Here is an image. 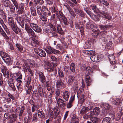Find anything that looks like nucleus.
Listing matches in <instances>:
<instances>
[{"label":"nucleus","mask_w":123,"mask_h":123,"mask_svg":"<svg viewBox=\"0 0 123 123\" xmlns=\"http://www.w3.org/2000/svg\"><path fill=\"white\" fill-rule=\"evenodd\" d=\"M82 68L84 70H86L85 73V76H90L93 73L92 68L89 66L86 67L85 65L82 66Z\"/></svg>","instance_id":"obj_1"},{"label":"nucleus","mask_w":123,"mask_h":123,"mask_svg":"<svg viewBox=\"0 0 123 123\" xmlns=\"http://www.w3.org/2000/svg\"><path fill=\"white\" fill-rule=\"evenodd\" d=\"M99 119L97 117H93L92 119V123H99Z\"/></svg>","instance_id":"obj_49"},{"label":"nucleus","mask_w":123,"mask_h":123,"mask_svg":"<svg viewBox=\"0 0 123 123\" xmlns=\"http://www.w3.org/2000/svg\"><path fill=\"white\" fill-rule=\"evenodd\" d=\"M2 2L5 6L6 7L9 6L10 3L9 0H2Z\"/></svg>","instance_id":"obj_36"},{"label":"nucleus","mask_w":123,"mask_h":123,"mask_svg":"<svg viewBox=\"0 0 123 123\" xmlns=\"http://www.w3.org/2000/svg\"><path fill=\"white\" fill-rule=\"evenodd\" d=\"M113 98H112V99L113 100L112 102V103L114 105H118L120 103V100L119 98H115L113 99Z\"/></svg>","instance_id":"obj_23"},{"label":"nucleus","mask_w":123,"mask_h":123,"mask_svg":"<svg viewBox=\"0 0 123 123\" xmlns=\"http://www.w3.org/2000/svg\"><path fill=\"white\" fill-rule=\"evenodd\" d=\"M49 26L51 29V30L53 31H55V27L56 26H55L54 25L52 24H48Z\"/></svg>","instance_id":"obj_55"},{"label":"nucleus","mask_w":123,"mask_h":123,"mask_svg":"<svg viewBox=\"0 0 123 123\" xmlns=\"http://www.w3.org/2000/svg\"><path fill=\"white\" fill-rule=\"evenodd\" d=\"M46 7L44 6H43L42 7L40 6H37V13L39 15H42L45 10Z\"/></svg>","instance_id":"obj_6"},{"label":"nucleus","mask_w":123,"mask_h":123,"mask_svg":"<svg viewBox=\"0 0 123 123\" xmlns=\"http://www.w3.org/2000/svg\"><path fill=\"white\" fill-rule=\"evenodd\" d=\"M3 60L8 65H9L12 61L11 58L8 55L3 59Z\"/></svg>","instance_id":"obj_22"},{"label":"nucleus","mask_w":123,"mask_h":123,"mask_svg":"<svg viewBox=\"0 0 123 123\" xmlns=\"http://www.w3.org/2000/svg\"><path fill=\"white\" fill-rule=\"evenodd\" d=\"M65 86L64 83L62 81L61 79H59L56 82V87L57 88H62Z\"/></svg>","instance_id":"obj_13"},{"label":"nucleus","mask_w":123,"mask_h":123,"mask_svg":"<svg viewBox=\"0 0 123 123\" xmlns=\"http://www.w3.org/2000/svg\"><path fill=\"white\" fill-rule=\"evenodd\" d=\"M0 55L1 57L2 58L3 60L8 55L6 53L3 52H0Z\"/></svg>","instance_id":"obj_43"},{"label":"nucleus","mask_w":123,"mask_h":123,"mask_svg":"<svg viewBox=\"0 0 123 123\" xmlns=\"http://www.w3.org/2000/svg\"><path fill=\"white\" fill-rule=\"evenodd\" d=\"M50 63H48V66L47 67L46 69L48 71L51 72L53 70L54 68L50 66Z\"/></svg>","instance_id":"obj_42"},{"label":"nucleus","mask_w":123,"mask_h":123,"mask_svg":"<svg viewBox=\"0 0 123 123\" xmlns=\"http://www.w3.org/2000/svg\"><path fill=\"white\" fill-rule=\"evenodd\" d=\"M46 51L47 53L49 54H51L52 53L55 54H60L61 53L60 51L53 48L49 46L47 47Z\"/></svg>","instance_id":"obj_2"},{"label":"nucleus","mask_w":123,"mask_h":123,"mask_svg":"<svg viewBox=\"0 0 123 123\" xmlns=\"http://www.w3.org/2000/svg\"><path fill=\"white\" fill-rule=\"evenodd\" d=\"M109 60L111 62L114 60V55H109Z\"/></svg>","instance_id":"obj_54"},{"label":"nucleus","mask_w":123,"mask_h":123,"mask_svg":"<svg viewBox=\"0 0 123 123\" xmlns=\"http://www.w3.org/2000/svg\"><path fill=\"white\" fill-rule=\"evenodd\" d=\"M70 70L73 73L75 72V66L74 63H72L70 66L69 67Z\"/></svg>","instance_id":"obj_33"},{"label":"nucleus","mask_w":123,"mask_h":123,"mask_svg":"<svg viewBox=\"0 0 123 123\" xmlns=\"http://www.w3.org/2000/svg\"><path fill=\"white\" fill-rule=\"evenodd\" d=\"M43 14H44L45 15L47 16L50 15L51 14V12L47 7L45 9V10L43 13Z\"/></svg>","instance_id":"obj_47"},{"label":"nucleus","mask_w":123,"mask_h":123,"mask_svg":"<svg viewBox=\"0 0 123 123\" xmlns=\"http://www.w3.org/2000/svg\"><path fill=\"white\" fill-rule=\"evenodd\" d=\"M94 106V103H90L89 106L87 108H88V110L92 109V108Z\"/></svg>","instance_id":"obj_59"},{"label":"nucleus","mask_w":123,"mask_h":123,"mask_svg":"<svg viewBox=\"0 0 123 123\" xmlns=\"http://www.w3.org/2000/svg\"><path fill=\"white\" fill-rule=\"evenodd\" d=\"M70 95V92L68 91L63 92L62 95V98L65 100L67 101L68 100Z\"/></svg>","instance_id":"obj_12"},{"label":"nucleus","mask_w":123,"mask_h":123,"mask_svg":"<svg viewBox=\"0 0 123 123\" xmlns=\"http://www.w3.org/2000/svg\"><path fill=\"white\" fill-rule=\"evenodd\" d=\"M83 51L85 55H87L89 56L93 55L95 53V51L93 50H84Z\"/></svg>","instance_id":"obj_19"},{"label":"nucleus","mask_w":123,"mask_h":123,"mask_svg":"<svg viewBox=\"0 0 123 123\" xmlns=\"http://www.w3.org/2000/svg\"><path fill=\"white\" fill-rule=\"evenodd\" d=\"M68 10L71 15L74 17L75 16V14L74 11L72 8H70Z\"/></svg>","instance_id":"obj_53"},{"label":"nucleus","mask_w":123,"mask_h":123,"mask_svg":"<svg viewBox=\"0 0 123 123\" xmlns=\"http://www.w3.org/2000/svg\"><path fill=\"white\" fill-rule=\"evenodd\" d=\"M37 92L38 94V95L41 97L43 98L44 97L45 92L43 91V90L41 87L40 85H39L37 86Z\"/></svg>","instance_id":"obj_10"},{"label":"nucleus","mask_w":123,"mask_h":123,"mask_svg":"<svg viewBox=\"0 0 123 123\" xmlns=\"http://www.w3.org/2000/svg\"><path fill=\"white\" fill-rule=\"evenodd\" d=\"M39 76V80L42 83H44L46 81V78L43 74L42 72H39L38 73Z\"/></svg>","instance_id":"obj_16"},{"label":"nucleus","mask_w":123,"mask_h":123,"mask_svg":"<svg viewBox=\"0 0 123 123\" xmlns=\"http://www.w3.org/2000/svg\"><path fill=\"white\" fill-rule=\"evenodd\" d=\"M92 44L91 41H88L86 42L85 44V48L89 49L91 47V45Z\"/></svg>","instance_id":"obj_34"},{"label":"nucleus","mask_w":123,"mask_h":123,"mask_svg":"<svg viewBox=\"0 0 123 123\" xmlns=\"http://www.w3.org/2000/svg\"><path fill=\"white\" fill-rule=\"evenodd\" d=\"M24 11V9L18 8V13L19 14H22L23 13Z\"/></svg>","instance_id":"obj_63"},{"label":"nucleus","mask_w":123,"mask_h":123,"mask_svg":"<svg viewBox=\"0 0 123 123\" xmlns=\"http://www.w3.org/2000/svg\"><path fill=\"white\" fill-rule=\"evenodd\" d=\"M32 42V46L35 47H37V45L39 44V42L36 40L35 39H33Z\"/></svg>","instance_id":"obj_35"},{"label":"nucleus","mask_w":123,"mask_h":123,"mask_svg":"<svg viewBox=\"0 0 123 123\" xmlns=\"http://www.w3.org/2000/svg\"><path fill=\"white\" fill-rule=\"evenodd\" d=\"M99 58V55L97 54H95L91 56L90 57L91 60L95 62H98Z\"/></svg>","instance_id":"obj_15"},{"label":"nucleus","mask_w":123,"mask_h":123,"mask_svg":"<svg viewBox=\"0 0 123 123\" xmlns=\"http://www.w3.org/2000/svg\"><path fill=\"white\" fill-rule=\"evenodd\" d=\"M53 110L55 114L54 118L55 119L57 116L59 115L60 111L57 107H55Z\"/></svg>","instance_id":"obj_26"},{"label":"nucleus","mask_w":123,"mask_h":123,"mask_svg":"<svg viewBox=\"0 0 123 123\" xmlns=\"http://www.w3.org/2000/svg\"><path fill=\"white\" fill-rule=\"evenodd\" d=\"M38 94L37 92V90H34L33 92V93L32 96V98L34 99H36L39 98V97Z\"/></svg>","instance_id":"obj_29"},{"label":"nucleus","mask_w":123,"mask_h":123,"mask_svg":"<svg viewBox=\"0 0 123 123\" xmlns=\"http://www.w3.org/2000/svg\"><path fill=\"white\" fill-rule=\"evenodd\" d=\"M88 108L85 106L83 107L80 111V114L81 115H83L86 113L87 111L88 110Z\"/></svg>","instance_id":"obj_28"},{"label":"nucleus","mask_w":123,"mask_h":123,"mask_svg":"<svg viewBox=\"0 0 123 123\" xmlns=\"http://www.w3.org/2000/svg\"><path fill=\"white\" fill-rule=\"evenodd\" d=\"M25 29L27 32L29 34L30 36H31L33 37H35L34 32L30 27L29 25L27 24H25Z\"/></svg>","instance_id":"obj_5"},{"label":"nucleus","mask_w":123,"mask_h":123,"mask_svg":"<svg viewBox=\"0 0 123 123\" xmlns=\"http://www.w3.org/2000/svg\"><path fill=\"white\" fill-rule=\"evenodd\" d=\"M102 123H111V120L109 117H106L104 118Z\"/></svg>","instance_id":"obj_32"},{"label":"nucleus","mask_w":123,"mask_h":123,"mask_svg":"<svg viewBox=\"0 0 123 123\" xmlns=\"http://www.w3.org/2000/svg\"><path fill=\"white\" fill-rule=\"evenodd\" d=\"M79 120L77 117L76 114L73 115L71 120V123H79Z\"/></svg>","instance_id":"obj_18"},{"label":"nucleus","mask_w":123,"mask_h":123,"mask_svg":"<svg viewBox=\"0 0 123 123\" xmlns=\"http://www.w3.org/2000/svg\"><path fill=\"white\" fill-rule=\"evenodd\" d=\"M101 106L104 109H105L106 113L107 111L110 110L111 108V106L109 104L104 103H102Z\"/></svg>","instance_id":"obj_17"},{"label":"nucleus","mask_w":123,"mask_h":123,"mask_svg":"<svg viewBox=\"0 0 123 123\" xmlns=\"http://www.w3.org/2000/svg\"><path fill=\"white\" fill-rule=\"evenodd\" d=\"M4 117L6 119H8L10 118V115L8 113H6L4 114Z\"/></svg>","instance_id":"obj_61"},{"label":"nucleus","mask_w":123,"mask_h":123,"mask_svg":"<svg viewBox=\"0 0 123 123\" xmlns=\"http://www.w3.org/2000/svg\"><path fill=\"white\" fill-rule=\"evenodd\" d=\"M69 66H66L64 68L65 71V74H66L67 75H68V72L69 70Z\"/></svg>","instance_id":"obj_52"},{"label":"nucleus","mask_w":123,"mask_h":123,"mask_svg":"<svg viewBox=\"0 0 123 123\" xmlns=\"http://www.w3.org/2000/svg\"><path fill=\"white\" fill-rule=\"evenodd\" d=\"M57 103L59 106H61L62 105L64 106L66 105V102L62 99L59 98L57 100Z\"/></svg>","instance_id":"obj_20"},{"label":"nucleus","mask_w":123,"mask_h":123,"mask_svg":"<svg viewBox=\"0 0 123 123\" xmlns=\"http://www.w3.org/2000/svg\"><path fill=\"white\" fill-rule=\"evenodd\" d=\"M56 16L59 18H63V17L64 16L63 13L61 11H59V12L56 13Z\"/></svg>","instance_id":"obj_45"},{"label":"nucleus","mask_w":123,"mask_h":123,"mask_svg":"<svg viewBox=\"0 0 123 123\" xmlns=\"http://www.w3.org/2000/svg\"><path fill=\"white\" fill-rule=\"evenodd\" d=\"M90 7L91 9L94 11V12H97L98 10L96 6L94 5H91L90 6Z\"/></svg>","instance_id":"obj_44"},{"label":"nucleus","mask_w":123,"mask_h":123,"mask_svg":"<svg viewBox=\"0 0 123 123\" xmlns=\"http://www.w3.org/2000/svg\"><path fill=\"white\" fill-rule=\"evenodd\" d=\"M38 115V117H45V114L43 112V111L42 110L40 109L37 112Z\"/></svg>","instance_id":"obj_31"},{"label":"nucleus","mask_w":123,"mask_h":123,"mask_svg":"<svg viewBox=\"0 0 123 123\" xmlns=\"http://www.w3.org/2000/svg\"><path fill=\"white\" fill-rule=\"evenodd\" d=\"M17 118V116L15 114H11L10 115V120L13 122H15Z\"/></svg>","instance_id":"obj_30"},{"label":"nucleus","mask_w":123,"mask_h":123,"mask_svg":"<svg viewBox=\"0 0 123 123\" xmlns=\"http://www.w3.org/2000/svg\"><path fill=\"white\" fill-rule=\"evenodd\" d=\"M100 2L106 6H108L109 5L108 2L105 0H101Z\"/></svg>","instance_id":"obj_58"},{"label":"nucleus","mask_w":123,"mask_h":123,"mask_svg":"<svg viewBox=\"0 0 123 123\" xmlns=\"http://www.w3.org/2000/svg\"><path fill=\"white\" fill-rule=\"evenodd\" d=\"M41 19L42 21L44 22H45L47 20V18H46L45 15L43 16L41 15Z\"/></svg>","instance_id":"obj_60"},{"label":"nucleus","mask_w":123,"mask_h":123,"mask_svg":"<svg viewBox=\"0 0 123 123\" xmlns=\"http://www.w3.org/2000/svg\"><path fill=\"white\" fill-rule=\"evenodd\" d=\"M100 112V108L98 107L95 108L93 110L90 112L91 115L92 117L94 115L98 116L99 115Z\"/></svg>","instance_id":"obj_11"},{"label":"nucleus","mask_w":123,"mask_h":123,"mask_svg":"<svg viewBox=\"0 0 123 123\" xmlns=\"http://www.w3.org/2000/svg\"><path fill=\"white\" fill-rule=\"evenodd\" d=\"M3 26L4 28L5 29V27H6V30H5V31H6V33H7L8 34V35H10V31L7 29H6V25H5V24H1Z\"/></svg>","instance_id":"obj_56"},{"label":"nucleus","mask_w":123,"mask_h":123,"mask_svg":"<svg viewBox=\"0 0 123 123\" xmlns=\"http://www.w3.org/2000/svg\"><path fill=\"white\" fill-rule=\"evenodd\" d=\"M11 26V28L14 31L16 34H18V32L17 29V27L16 25V24H12Z\"/></svg>","instance_id":"obj_27"},{"label":"nucleus","mask_w":123,"mask_h":123,"mask_svg":"<svg viewBox=\"0 0 123 123\" xmlns=\"http://www.w3.org/2000/svg\"><path fill=\"white\" fill-rule=\"evenodd\" d=\"M78 84L76 82L74 83L73 84V88L75 91H76L78 89Z\"/></svg>","instance_id":"obj_51"},{"label":"nucleus","mask_w":123,"mask_h":123,"mask_svg":"<svg viewBox=\"0 0 123 123\" xmlns=\"http://www.w3.org/2000/svg\"><path fill=\"white\" fill-rule=\"evenodd\" d=\"M9 86L11 88L12 90L13 91H15L16 89L13 83V81L12 80L11 81V82L9 84Z\"/></svg>","instance_id":"obj_40"},{"label":"nucleus","mask_w":123,"mask_h":123,"mask_svg":"<svg viewBox=\"0 0 123 123\" xmlns=\"http://www.w3.org/2000/svg\"><path fill=\"white\" fill-rule=\"evenodd\" d=\"M34 51L40 56L44 57L46 55L45 52L40 49L35 48L34 49Z\"/></svg>","instance_id":"obj_4"},{"label":"nucleus","mask_w":123,"mask_h":123,"mask_svg":"<svg viewBox=\"0 0 123 123\" xmlns=\"http://www.w3.org/2000/svg\"><path fill=\"white\" fill-rule=\"evenodd\" d=\"M25 107L23 106H22L21 107L20 106L17 107L16 110V112L18 113L19 112L18 116L20 117L19 118L21 117L23 112L25 110Z\"/></svg>","instance_id":"obj_7"},{"label":"nucleus","mask_w":123,"mask_h":123,"mask_svg":"<svg viewBox=\"0 0 123 123\" xmlns=\"http://www.w3.org/2000/svg\"><path fill=\"white\" fill-rule=\"evenodd\" d=\"M37 113H35L33 115L32 122H36L38 119Z\"/></svg>","instance_id":"obj_48"},{"label":"nucleus","mask_w":123,"mask_h":123,"mask_svg":"<svg viewBox=\"0 0 123 123\" xmlns=\"http://www.w3.org/2000/svg\"><path fill=\"white\" fill-rule=\"evenodd\" d=\"M4 106L5 108H7L6 110L7 112L8 113H10L12 111L11 109L9 106L5 105H4Z\"/></svg>","instance_id":"obj_50"},{"label":"nucleus","mask_w":123,"mask_h":123,"mask_svg":"<svg viewBox=\"0 0 123 123\" xmlns=\"http://www.w3.org/2000/svg\"><path fill=\"white\" fill-rule=\"evenodd\" d=\"M75 97V95H72L70 97L69 102H71V103H73V101L74 100Z\"/></svg>","instance_id":"obj_62"},{"label":"nucleus","mask_w":123,"mask_h":123,"mask_svg":"<svg viewBox=\"0 0 123 123\" xmlns=\"http://www.w3.org/2000/svg\"><path fill=\"white\" fill-rule=\"evenodd\" d=\"M16 46L18 49V50L20 52H23V47L21 45L18 43H16Z\"/></svg>","instance_id":"obj_37"},{"label":"nucleus","mask_w":123,"mask_h":123,"mask_svg":"<svg viewBox=\"0 0 123 123\" xmlns=\"http://www.w3.org/2000/svg\"><path fill=\"white\" fill-rule=\"evenodd\" d=\"M57 28V31L60 34L62 35L63 34V31L62 30L60 25H57L56 26Z\"/></svg>","instance_id":"obj_39"},{"label":"nucleus","mask_w":123,"mask_h":123,"mask_svg":"<svg viewBox=\"0 0 123 123\" xmlns=\"http://www.w3.org/2000/svg\"><path fill=\"white\" fill-rule=\"evenodd\" d=\"M122 111L121 110L117 114L116 117L114 113H113V114H112V116H111V118L113 119H114L115 118L116 120H119L120 119L121 116L122 115Z\"/></svg>","instance_id":"obj_14"},{"label":"nucleus","mask_w":123,"mask_h":123,"mask_svg":"<svg viewBox=\"0 0 123 123\" xmlns=\"http://www.w3.org/2000/svg\"><path fill=\"white\" fill-rule=\"evenodd\" d=\"M49 118L51 119V120H52L53 118L54 117V113L53 111L50 110L49 111Z\"/></svg>","instance_id":"obj_46"},{"label":"nucleus","mask_w":123,"mask_h":123,"mask_svg":"<svg viewBox=\"0 0 123 123\" xmlns=\"http://www.w3.org/2000/svg\"><path fill=\"white\" fill-rule=\"evenodd\" d=\"M107 31H104L100 32L99 35H100V38L103 42H105L107 41V39L105 37L106 36Z\"/></svg>","instance_id":"obj_9"},{"label":"nucleus","mask_w":123,"mask_h":123,"mask_svg":"<svg viewBox=\"0 0 123 123\" xmlns=\"http://www.w3.org/2000/svg\"><path fill=\"white\" fill-rule=\"evenodd\" d=\"M30 26L32 29L37 32H39L41 31L40 27L35 24H30Z\"/></svg>","instance_id":"obj_8"},{"label":"nucleus","mask_w":123,"mask_h":123,"mask_svg":"<svg viewBox=\"0 0 123 123\" xmlns=\"http://www.w3.org/2000/svg\"><path fill=\"white\" fill-rule=\"evenodd\" d=\"M75 77L72 75H69L67 79V80L68 83V84H71L73 82Z\"/></svg>","instance_id":"obj_21"},{"label":"nucleus","mask_w":123,"mask_h":123,"mask_svg":"<svg viewBox=\"0 0 123 123\" xmlns=\"http://www.w3.org/2000/svg\"><path fill=\"white\" fill-rule=\"evenodd\" d=\"M90 76H85V80L87 86H90L92 82V80L90 78Z\"/></svg>","instance_id":"obj_24"},{"label":"nucleus","mask_w":123,"mask_h":123,"mask_svg":"<svg viewBox=\"0 0 123 123\" xmlns=\"http://www.w3.org/2000/svg\"><path fill=\"white\" fill-rule=\"evenodd\" d=\"M98 16H101L108 20L111 19L112 16L111 14L108 12H105L104 11L100 12Z\"/></svg>","instance_id":"obj_3"},{"label":"nucleus","mask_w":123,"mask_h":123,"mask_svg":"<svg viewBox=\"0 0 123 123\" xmlns=\"http://www.w3.org/2000/svg\"><path fill=\"white\" fill-rule=\"evenodd\" d=\"M7 70H8L6 66H2L1 68V72L3 73L4 75H5V74H6V71H7Z\"/></svg>","instance_id":"obj_41"},{"label":"nucleus","mask_w":123,"mask_h":123,"mask_svg":"<svg viewBox=\"0 0 123 123\" xmlns=\"http://www.w3.org/2000/svg\"><path fill=\"white\" fill-rule=\"evenodd\" d=\"M58 73L59 76L61 78H63L64 77L63 72L62 71L59 70Z\"/></svg>","instance_id":"obj_64"},{"label":"nucleus","mask_w":123,"mask_h":123,"mask_svg":"<svg viewBox=\"0 0 123 123\" xmlns=\"http://www.w3.org/2000/svg\"><path fill=\"white\" fill-rule=\"evenodd\" d=\"M31 14L35 16L36 15V8L34 6H32L30 8Z\"/></svg>","instance_id":"obj_38"},{"label":"nucleus","mask_w":123,"mask_h":123,"mask_svg":"<svg viewBox=\"0 0 123 123\" xmlns=\"http://www.w3.org/2000/svg\"><path fill=\"white\" fill-rule=\"evenodd\" d=\"M32 113L31 112L30 113L28 117H25L24 119V123H31V119L29 117L30 116H31Z\"/></svg>","instance_id":"obj_25"},{"label":"nucleus","mask_w":123,"mask_h":123,"mask_svg":"<svg viewBox=\"0 0 123 123\" xmlns=\"http://www.w3.org/2000/svg\"><path fill=\"white\" fill-rule=\"evenodd\" d=\"M10 8L11 12L12 13L14 12L15 11V7L13 5H11L10 7Z\"/></svg>","instance_id":"obj_57"}]
</instances>
